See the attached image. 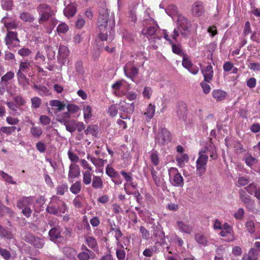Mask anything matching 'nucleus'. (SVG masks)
Segmentation results:
<instances>
[{"label":"nucleus","instance_id":"28","mask_svg":"<svg viewBox=\"0 0 260 260\" xmlns=\"http://www.w3.org/2000/svg\"><path fill=\"white\" fill-rule=\"evenodd\" d=\"M6 43L7 45L11 46L14 42H19V41L17 39V34L14 31H9L5 38Z\"/></svg>","mask_w":260,"mask_h":260},{"label":"nucleus","instance_id":"14","mask_svg":"<svg viewBox=\"0 0 260 260\" xmlns=\"http://www.w3.org/2000/svg\"><path fill=\"white\" fill-rule=\"evenodd\" d=\"M138 69L135 67L133 63L128 62L124 67L125 75L134 81V77L138 74Z\"/></svg>","mask_w":260,"mask_h":260},{"label":"nucleus","instance_id":"9","mask_svg":"<svg viewBox=\"0 0 260 260\" xmlns=\"http://www.w3.org/2000/svg\"><path fill=\"white\" fill-rule=\"evenodd\" d=\"M172 136L170 132L164 128L159 132L155 138V141L160 145H166L171 142Z\"/></svg>","mask_w":260,"mask_h":260},{"label":"nucleus","instance_id":"60","mask_svg":"<svg viewBox=\"0 0 260 260\" xmlns=\"http://www.w3.org/2000/svg\"><path fill=\"white\" fill-rule=\"evenodd\" d=\"M121 248L122 249H116V256L118 260H124L125 258V252L123 248Z\"/></svg>","mask_w":260,"mask_h":260},{"label":"nucleus","instance_id":"1","mask_svg":"<svg viewBox=\"0 0 260 260\" xmlns=\"http://www.w3.org/2000/svg\"><path fill=\"white\" fill-rule=\"evenodd\" d=\"M98 25L100 31V39L102 41H112L115 34V22L113 16H110L107 9L103 8L100 10Z\"/></svg>","mask_w":260,"mask_h":260},{"label":"nucleus","instance_id":"44","mask_svg":"<svg viewBox=\"0 0 260 260\" xmlns=\"http://www.w3.org/2000/svg\"><path fill=\"white\" fill-rule=\"evenodd\" d=\"M189 156L187 154H181L180 156H177L176 160L180 167H182L188 161Z\"/></svg>","mask_w":260,"mask_h":260},{"label":"nucleus","instance_id":"39","mask_svg":"<svg viewBox=\"0 0 260 260\" xmlns=\"http://www.w3.org/2000/svg\"><path fill=\"white\" fill-rule=\"evenodd\" d=\"M155 111V106L150 104L149 105L146 109V112L144 113V115L147 116V120H150L153 118Z\"/></svg>","mask_w":260,"mask_h":260},{"label":"nucleus","instance_id":"8","mask_svg":"<svg viewBox=\"0 0 260 260\" xmlns=\"http://www.w3.org/2000/svg\"><path fill=\"white\" fill-rule=\"evenodd\" d=\"M39 203L40 204L44 203V199L41 197L37 200H35L33 197H22L19 199L17 202V207L19 209H23V208L28 207L32 205L35 202Z\"/></svg>","mask_w":260,"mask_h":260},{"label":"nucleus","instance_id":"37","mask_svg":"<svg viewBox=\"0 0 260 260\" xmlns=\"http://www.w3.org/2000/svg\"><path fill=\"white\" fill-rule=\"evenodd\" d=\"M95 256L93 252L89 253L86 251H82L79 252L77 257L79 260H89V259H93Z\"/></svg>","mask_w":260,"mask_h":260},{"label":"nucleus","instance_id":"57","mask_svg":"<svg viewBox=\"0 0 260 260\" xmlns=\"http://www.w3.org/2000/svg\"><path fill=\"white\" fill-rule=\"evenodd\" d=\"M68 189V186L67 184H61L58 186L56 187V193L62 196L64 194V192Z\"/></svg>","mask_w":260,"mask_h":260},{"label":"nucleus","instance_id":"40","mask_svg":"<svg viewBox=\"0 0 260 260\" xmlns=\"http://www.w3.org/2000/svg\"><path fill=\"white\" fill-rule=\"evenodd\" d=\"M0 175L3 180L5 181L6 183L16 184V182L13 180V177L4 171H1Z\"/></svg>","mask_w":260,"mask_h":260},{"label":"nucleus","instance_id":"54","mask_svg":"<svg viewBox=\"0 0 260 260\" xmlns=\"http://www.w3.org/2000/svg\"><path fill=\"white\" fill-rule=\"evenodd\" d=\"M16 129L15 126H3L1 128V132L7 135H11Z\"/></svg>","mask_w":260,"mask_h":260},{"label":"nucleus","instance_id":"16","mask_svg":"<svg viewBox=\"0 0 260 260\" xmlns=\"http://www.w3.org/2000/svg\"><path fill=\"white\" fill-rule=\"evenodd\" d=\"M61 251L63 256L60 260H77L76 250L70 247H64L62 248Z\"/></svg>","mask_w":260,"mask_h":260},{"label":"nucleus","instance_id":"15","mask_svg":"<svg viewBox=\"0 0 260 260\" xmlns=\"http://www.w3.org/2000/svg\"><path fill=\"white\" fill-rule=\"evenodd\" d=\"M239 197L241 201L244 203L249 210H253L254 202L252 200L251 197L247 195L245 191L241 189L239 190Z\"/></svg>","mask_w":260,"mask_h":260},{"label":"nucleus","instance_id":"11","mask_svg":"<svg viewBox=\"0 0 260 260\" xmlns=\"http://www.w3.org/2000/svg\"><path fill=\"white\" fill-rule=\"evenodd\" d=\"M119 109L127 114L126 115L124 114H122L120 115V117L122 119H128L129 120L130 117L128 114H131L133 113L135 110V105L134 103L129 104L124 101H121L119 103Z\"/></svg>","mask_w":260,"mask_h":260},{"label":"nucleus","instance_id":"31","mask_svg":"<svg viewBox=\"0 0 260 260\" xmlns=\"http://www.w3.org/2000/svg\"><path fill=\"white\" fill-rule=\"evenodd\" d=\"M56 201H53V197L50 199V202L48 204L47 208L46 211L51 214L53 215H57V208L56 207Z\"/></svg>","mask_w":260,"mask_h":260},{"label":"nucleus","instance_id":"22","mask_svg":"<svg viewBox=\"0 0 260 260\" xmlns=\"http://www.w3.org/2000/svg\"><path fill=\"white\" fill-rule=\"evenodd\" d=\"M17 77L19 86H21L24 89H27L29 85V81L25 75L20 71H18L17 73Z\"/></svg>","mask_w":260,"mask_h":260},{"label":"nucleus","instance_id":"47","mask_svg":"<svg viewBox=\"0 0 260 260\" xmlns=\"http://www.w3.org/2000/svg\"><path fill=\"white\" fill-rule=\"evenodd\" d=\"M14 77V73L12 71H10L2 77L1 81L4 83L5 84L8 85L9 84L8 82L12 79Z\"/></svg>","mask_w":260,"mask_h":260},{"label":"nucleus","instance_id":"12","mask_svg":"<svg viewBox=\"0 0 260 260\" xmlns=\"http://www.w3.org/2000/svg\"><path fill=\"white\" fill-rule=\"evenodd\" d=\"M49 105L52 108H48L49 113L55 115L57 113L64 111L66 107V104L61 101L57 100H51L49 102Z\"/></svg>","mask_w":260,"mask_h":260},{"label":"nucleus","instance_id":"53","mask_svg":"<svg viewBox=\"0 0 260 260\" xmlns=\"http://www.w3.org/2000/svg\"><path fill=\"white\" fill-rule=\"evenodd\" d=\"M182 66L184 68L188 69L191 67L192 63L189 59V57L187 55H184L182 62Z\"/></svg>","mask_w":260,"mask_h":260},{"label":"nucleus","instance_id":"24","mask_svg":"<svg viewBox=\"0 0 260 260\" xmlns=\"http://www.w3.org/2000/svg\"><path fill=\"white\" fill-rule=\"evenodd\" d=\"M176 112L179 118L184 119L187 114L186 104L183 102L179 103L176 107Z\"/></svg>","mask_w":260,"mask_h":260},{"label":"nucleus","instance_id":"38","mask_svg":"<svg viewBox=\"0 0 260 260\" xmlns=\"http://www.w3.org/2000/svg\"><path fill=\"white\" fill-rule=\"evenodd\" d=\"M149 154H150V160H151L152 164L153 165H154L155 166H157L159 162V159L158 152L154 149H152L149 152Z\"/></svg>","mask_w":260,"mask_h":260},{"label":"nucleus","instance_id":"55","mask_svg":"<svg viewBox=\"0 0 260 260\" xmlns=\"http://www.w3.org/2000/svg\"><path fill=\"white\" fill-rule=\"evenodd\" d=\"M106 173L109 177H110L112 179L114 177H115V176H117L118 172H117L110 166L108 165L106 168Z\"/></svg>","mask_w":260,"mask_h":260},{"label":"nucleus","instance_id":"64","mask_svg":"<svg viewBox=\"0 0 260 260\" xmlns=\"http://www.w3.org/2000/svg\"><path fill=\"white\" fill-rule=\"evenodd\" d=\"M67 112H69L71 115V113H76L79 109V107L74 104H68L67 106Z\"/></svg>","mask_w":260,"mask_h":260},{"label":"nucleus","instance_id":"19","mask_svg":"<svg viewBox=\"0 0 260 260\" xmlns=\"http://www.w3.org/2000/svg\"><path fill=\"white\" fill-rule=\"evenodd\" d=\"M191 10L194 16L198 17L202 16L205 11L203 3L201 2H195L192 6Z\"/></svg>","mask_w":260,"mask_h":260},{"label":"nucleus","instance_id":"18","mask_svg":"<svg viewBox=\"0 0 260 260\" xmlns=\"http://www.w3.org/2000/svg\"><path fill=\"white\" fill-rule=\"evenodd\" d=\"M56 201V205L57 206V216L61 215V214H64L68 211V207L61 200H60L57 196H53V201Z\"/></svg>","mask_w":260,"mask_h":260},{"label":"nucleus","instance_id":"17","mask_svg":"<svg viewBox=\"0 0 260 260\" xmlns=\"http://www.w3.org/2000/svg\"><path fill=\"white\" fill-rule=\"evenodd\" d=\"M80 175L79 167L75 164H71L69 167L68 178L70 182H73V179L78 177Z\"/></svg>","mask_w":260,"mask_h":260},{"label":"nucleus","instance_id":"36","mask_svg":"<svg viewBox=\"0 0 260 260\" xmlns=\"http://www.w3.org/2000/svg\"><path fill=\"white\" fill-rule=\"evenodd\" d=\"M92 187L94 189H102L103 187V182L101 177L93 175Z\"/></svg>","mask_w":260,"mask_h":260},{"label":"nucleus","instance_id":"43","mask_svg":"<svg viewBox=\"0 0 260 260\" xmlns=\"http://www.w3.org/2000/svg\"><path fill=\"white\" fill-rule=\"evenodd\" d=\"M83 111L85 121L87 122L92 116L91 108L89 105H84Z\"/></svg>","mask_w":260,"mask_h":260},{"label":"nucleus","instance_id":"27","mask_svg":"<svg viewBox=\"0 0 260 260\" xmlns=\"http://www.w3.org/2000/svg\"><path fill=\"white\" fill-rule=\"evenodd\" d=\"M177 227L180 232L188 234L191 233L192 230L191 226L183 221H178Z\"/></svg>","mask_w":260,"mask_h":260},{"label":"nucleus","instance_id":"61","mask_svg":"<svg viewBox=\"0 0 260 260\" xmlns=\"http://www.w3.org/2000/svg\"><path fill=\"white\" fill-rule=\"evenodd\" d=\"M69 30L68 26L65 23H61L57 27V31L58 33L65 34Z\"/></svg>","mask_w":260,"mask_h":260},{"label":"nucleus","instance_id":"33","mask_svg":"<svg viewBox=\"0 0 260 260\" xmlns=\"http://www.w3.org/2000/svg\"><path fill=\"white\" fill-rule=\"evenodd\" d=\"M49 235L52 241H55L60 235V229L59 226L52 228L49 232Z\"/></svg>","mask_w":260,"mask_h":260},{"label":"nucleus","instance_id":"20","mask_svg":"<svg viewBox=\"0 0 260 260\" xmlns=\"http://www.w3.org/2000/svg\"><path fill=\"white\" fill-rule=\"evenodd\" d=\"M15 231L14 228L7 229L3 228L0 225V236L4 238L9 240L13 239L15 237Z\"/></svg>","mask_w":260,"mask_h":260},{"label":"nucleus","instance_id":"6","mask_svg":"<svg viewBox=\"0 0 260 260\" xmlns=\"http://www.w3.org/2000/svg\"><path fill=\"white\" fill-rule=\"evenodd\" d=\"M169 180L170 183L175 187H182L184 185V179L176 168H171L169 170Z\"/></svg>","mask_w":260,"mask_h":260},{"label":"nucleus","instance_id":"26","mask_svg":"<svg viewBox=\"0 0 260 260\" xmlns=\"http://www.w3.org/2000/svg\"><path fill=\"white\" fill-rule=\"evenodd\" d=\"M166 12L168 15L171 16L173 20H176L178 15H180L177 8L174 5H171L166 9Z\"/></svg>","mask_w":260,"mask_h":260},{"label":"nucleus","instance_id":"29","mask_svg":"<svg viewBox=\"0 0 260 260\" xmlns=\"http://www.w3.org/2000/svg\"><path fill=\"white\" fill-rule=\"evenodd\" d=\"M76 6L75 4L68 5L64 9L63 13L66 17H73L76 13Z\"/></svg>","mask_w":260,"mask_h":260},{"label":"nucleus","instance_id":"32","mask_svg":"<svg viewBox=\"0 0 260 260\" xmlns=\"http://www.w3.org/2000/svg\"><path fill=\"white\" fill-rule=\"evenodd\" d=\"M87 158L96 167H101L104 166L105 162L106 161V160H104L100 158L94 157L91 156L90 154H87Z\"/></svg>","mask_w":260,"mask_h":260},{"label":"nucleus","instance_id":"35","mask_svg":"<svg viewBox=\"0 0 260 260\" xmlns=\"http://www.w3.org/2000/svg\"><path fill=\"white\" fill-rule=\"evenodd\" d=\"M70 54V50L67 46L60 45L58 49V56L59 59H64Z\"/></svg>","mask_w":260,"mask_h":260},{"label":"nucleus","instance_id":"48","mask_svg":"<svg viewBox=\"0 0 260 260\" xmlns=\"http://www.w3.org/2000/svg\"><path fill=\"white\" fill-rule=\"evenodd\" d=\"M17 87L13 83H9L7 86L6 91L12 96L16 94V93L17 92Z\"/></svg>","mask_w":260,"mask_h":260},{"label":"nucleus","instance_id":"58","mask_svg":"<svg viewBox=\"0 0 260 260\" xmlns=\"http://www.w3.org/2000/svg\"><path fill=\"white\" fill-rule=\"evenodd\" d=\"M152 89L150 87H145L143 91V96L145 99H150L152 94Z\"/></svg>","mask_w":260,"mask_h":260},{"label":"nucleus","instance_id":"13","mask_svg":"<svg viewBox=\"0 0 260 260\" xmlns=\"http://www.w3.org/2000/svg\"><path fill=\"white\" fill-rule=\"evenodd\" d=\"M221 230L220 235L221 237H225L226 241L231 242L235 240L232 228L228 223H224Z\"/></svg>","mask_w":260,"mask_h":260},{"label":"nucleus","instance_id":"59","mask_svg":"<svg viewBox=\"0 0 260 260\" xmlns=\"http://www.w3.org/2000/svg\"><path fill=\"white\" fill-rule=\"evenodd\" d=\"M31 107L32 108L37 109L41 104V100L38 97H34L31 99Z\"/></svg>","mask_w":260,"mask_h":260},{"label":"nucleus","instance_id":"41","mask_svg":"<svg viewBox=\"0 0 260 260\" xmlns=\"http://www.w3.org/2000/svg\"><path fill=\"white\" fill-rule=\"evenodd\" d=\"M30 133L33 137L40 138L43 134V131L39 126H33L30 129Z\"/></svg>","mask_w":260,"mask_h":260},{"label":"nucleus","instance_id":"5","mask_svg":"<svg viewBox=\"0 0 260 260\" xmlns=\"http://www.w3.org/2000/svg\"><path fill=\"white\" fill-rule=\"evenodd\" d=\"M37 10L40 15L39 22L40 24L48 20L53 15L51 7L46 4L39 5Z\"/></svg>","mask_w":260,"mask_h":260},{"label":"nucleus","instance_id":"10","mask_svg":"<svg viewBox=\"0 0 260 260\" xmlns=\"http://www.w3.org/2000/svg\"><path fill=\"white\" fill-rule=\"evenodd\" d=\"M23 239L27 242L38 248H41L44 246L45 241L42 238L35 237L31 234L26 233L23 236Z\"/></svg>","mask_w":260,"mask_h":260},{"label":"nucleus","instance_id":"23","mask_svg":"<svg viewBox=\"0 0 260 260\" xmlns=\"http://www.w3.org/2000/svg\"><path fill=\"white\" fill-rule=\"evenodd\" d=\"M55 116L57 121L63 124L69 122L71 117L69 112L63 111L57 113Z\"/></svg>","mask_w":260,"mask_h":260},{"label":"nucleus","instance_id":"4","mask_svg":"<svg viewBox=\"0 0 260 260\" xmlns=\"http://www.w3.org/2000/svg\"><path fill=\"white\" fill-rule=\"evenodd\" d=\"M178 28L184 37H187L189 34L191 26L190 21L188 20L182 14L178 15L175 20Z\"/></svg>","mask_w":260,"mask_h":260},{"label":"nucleus","instance_id":"34","mask_svg":"<svg viewBox=\"0 0 260 260\" xmlns=\"http://www.w3.org/2000/svg\"><path fill=\"white\" fill-rule=\"evenodd\" d=\"M212 95L217 101H220L225 99L226 93L222 90L217 89L213 91Z\"/></svg>","mask_w":260,"mask_h":260},{"label":"nucleus","instance_id":"45","mask_svg":"<svg viewBox=\"0 0 260 260\" xmlns=\"http://www.w3.org/2000/svg\"><path fill=\"white\" fill-rule=\"evenodd\" d=\"M93 171H85L83 173V182L85 185H89L91 182V172Z\"/></svg>","mask_w":260,"mask_h":260},{"label":"nucleus","instance_id":"62","mask_svg":"<svg viewBox=\"0 0 260 260\" xmlns=\"http://www.w3.org/2000/svg\"><path fill=\"white\" fill-rule=\"evenodd\" d=\"M171 44L172 45V51L173 53L178 55H181L182 54V50L180 45L175 44L173 42Z\"/></svg>","mask_w":260,"mask_h":260},{"label":"nucleus","instance_id":"3","mask_svg":"<svg viewBox=\"0 0 260 260\" xmlns=\"http://www.w3.org/2000/svg\"><path fill=\"white\" fill-rule=\"evenodd\" d=\"M145 15H147V18H146L143 21L144 28L141 30V33L148 38L155 34L158 26L154 22V20L149 16L147 10L145 12Z\"/></svg>","mask_w":260,"mask_h":260},{"label":"nucleus","instance_id":"49","mask_svg":"<svg viewBox=\"0 0 260 260\" xmlns=\"http://www.w3.org/2000/svg\"><path fill=\"white\" fill-rule=\"evenodd\" d=\"M20 18L24 21L31 22L35 18L34 17L29 13L23 12L20 14Z\"/></svg>","mask_w":260,"mask_h":260},{"label":"nucleus","instance_id":"46","mask_svg":"<svg viewBox=\"0 0 260 260\" xmlns=\"http://www.w3.org/2000/svg\"><path fill=\"white\" fill-rule=\"evenodd\" d=\"M151 175L152 178L154 181L155 184L157 186H160L162 185V182L157 173L155 171L154 169H152L151 171Z\"/></svg>","mask_w":260,"mask_h":260},{"label":"nucleus","instance_id":"21","mask_svg":"<svg viewBox=\"0 0 260 260\" xmlns=\"http://www.w3.org/2000/svg\"><path fill=\"white\" fill-rule=\"evenodd\" d=\"M246 190L250 194H254V197L260 201V186H257L252 183L245 187Z\"/></svg>","mask_w":260,"mask_h":260},{"label":"nucleus","instance_id":"50","mask_svg":"<svg viewBox=\"0 0 260 260\" xmlns=\"http://www.w3.org/2000/svg\"><path fill=\"white\" fill-rule=\"evenodd\" d=\"M66 126V130L70 133H73L76 131V121L74 120L69 121L66 124H63Z\"/></svg>","mask_w":260,"mask_h":260},{"label":"nucleus","instance_id":"51","mask_svg":"<svg viewBox=\"0 0 260 260\" xmlns=\"http://www.w3.org/2000/svg\"><path fill=\"white\" fill-rule=\"evenodd\" d=\"M86 135H91L93 136H96L98 135V126H88L85 131Z\"/></svg>","mask_w":260,"mask_h":260},{"label":"nucleus","instance_id":"56","mask_svg":"<svg viewBox=\"0 0 260 260\" xmlns=\"http://www.w3.org/2000/svg\"><path fill=\"white\" fill-rule=\"evenodd\" d=\"M256 162L257 159L251 155H248L245 157V163L250 168Z\"/></svg>","mask_w":260,"mask_h":260},{"label":"nucleus","instance_id":"30","mask_svg":"<svg viewBox=\"0 0 260 260\" xmlns=\"http://www.w3.org/2000/svg\"><path fill=\"white\" fill-rule=\"evenodd\" d=\"M85 242L88 247L91 248L93 251L97 252L99 251V247L96 239L92 236H88L86 238Z\"/></svg>","mask_w":260,"mask_h":260},{"label":"nucleus","instance_id":"52","mask_svg":"<svg viewBox=\"0 0 260 260\" xmlns=\"http://www.w3.org/2000/svg\"><path fill=\"white\" fill-rule=\"evenodd\" d=\"M258 252L255 248H251L248 252L249 260H256L258 258Z\"/></svg>","mask_w":260,"mask_h":260},{"label":"nucleus","instance_id":"42","mask_svg":"<svg viewBox=\"0 0 260 260\" xmlns=\"http://www.w3.org/2000/svg\"><path fill=\"white\" fill-rule=\"evenodd\" d=\"M81 189V182L80 181H77L73 183L70 187V190L71 192L75 194L79 193Z\"/></svg>","mask_w":260,"mask_h":260},{"label":"nucleus","instance_id":"63","mask_svg":"<svg viewBox=\"0 0 260 260\" xmlns=\"http://www.w3.org/2000/svg\"><path fill=\"white\" fill-rule=\"evenodd\" d=\"M196 240L200 244L205 245L207 244V241L206 238L201 234H197L195 236Z\"/></svg>","mask_w":260,"mask_h":260},{"label":"nucleus","instance_id":"2","mask_svg":"<svg viewBox=\"0 0 260 260\" xmlns=\"http://www.w3.org/2000/svg\"><path fill=\"white\" fill-rule=\"evenodd\" d=\"M208 153L212 159L217 158L216 148L212 143H210L207 146L202 148L199 152V157L196 161V167L197 175L199 177L202 176L206 171Z\"/></svg>","mask_w":260,"mask_h":260},{"label":"nucleus","instance_id":"7","mask_svg":"<svg viewBox=\"0 0 260 260\" xmlns=\"http://www.w3.org/2000/svg\"><path fill=\"white\" fill-rule=\"evenodd\" d=\"M129 88V85L124 80L117 81L112 85L113 93L119 97L125 95Z\"/></svg>","mask_w":260,"mask_h":260},{"label":"nucleus","instance_id":"25","mask_svg":"<svg viewBox=\"0 0 260 260\" xmlns=\"http://www.w3.org/2000/svg\"><path fill=\"white\" fill-rule=\"evenodd\" d=\"M202 73L204 78V81L208 83L210 82L213 75L212 67L211 65L207 66L205 69L202 70Z\"/></svg>","mask_w":260,"mask_h":260}]
</instances>
